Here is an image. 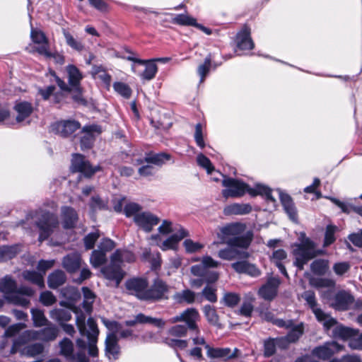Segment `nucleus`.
<instances>
[{
    "label": "nucleus",
    "instance_id": "obj_50",
    "mask_svg": "<svg viewBox=\"0 0 362 362\" xmlns=\"http://www.w3.org/2000/svg\"><path fill=\"white\" fill-rule=\"evenodd\" d=\"M312 311L315 314L317 320L322 322L324 326L327 328L332 327L337 322L334 319L326 314L320 308L315 307L314 309H312Z\"/></svg>",
    "mask_w": 362,
    "mask_h": 362
},
{
    "label": "nucleus",
    "instance_id": "obj_2",
    "mask_svg": "<svg viewBox=\"0 0 362 362\" xmlns=\"http://www.w3.org/2000/svg\"><path fill=\"white\" fill-rule=\"evenodd\" d=\"M223 176V180H222V185L225 189L222 190V195L224 198L241 197L247 192L251 197L259 195L267 202L275 204L276 199L272 194V189L267 186L262 184H256L254 187H251L240 180L225 175Z\"/></svg>",
    "mask_w": 362,
    "mask_h": 362
},
{
    "label": "nucleus",
    "instance_id": "obj_26",
    "mask_svg": "<svg viewBox=\"0 0 362 362\" xmlns=\"http://www.w3.org/2000/svg\"><path fill=\"white\" fill-rule=\"evenodd\" d=\"M237 47L240 50H250L254 48L255 44L250 37V30L245 26L236 35Z\"/></svg>",
    "mask_w": 362,
    "mask_h": 362
},
{
    "label": "nucleus",
    "instance_id": "obj_20",
    "mask_svg": "<svg viewBox=\"0 0 362 362\" xmlns=\"http://www.w3.org/2000/svg\"><path fill=\"white\" fill-rule=\"evenodd\" d=\"M119 339L113 332L107 334L105 341V354L109 360L118 358L120 353V346L118 344Z\"/></svg>",
    "mask_w": 362,
    "mask_h": 362
},
{
    "label": "nucleus",
    "instance_id": "obj_64",
    "mask_svg": "<svg viewBox=\"0 0 362 362\" xmlns=\"http://www.w3.org/2000/svg\"><path fill=\"white\" fill-rule=\"evenodd\" d=\"M183 246L188 253H193L199 251L204 247V245L199 243L194 242L191 239H186L183 242Z\"/></svg>",
    "mask_w": 362,
    "mask_h": 362
},
{
    "label": "nucleus",
    "instance_id": "obj_14",
    "mask_svg": "<svg viewBox=\"0 0 362 362\" xmlns=\"http://www.w3.org/2000/svg\"><path fill=\"white\" fill-rule=\"evenodd\" d=\"M134 222L140 229L149 233L158 224L160 218L150 211H142L134 218Z\"/></svg>",
    "mask_w": 362,
    "mask_h": 362
},
{
    "label": "nucleus",
    "instance_id": "obj_18",
    "mask_svg": "<svg viewBox=\"0 0 362 362\" xmlns=\"http://www.w3.org/2000/svg\"><path fill=\"white\" fill-rule=\"evenodd\" d=\"M280 284L279 277H269L266 284L259 288L258 292L259 296L266 300H273L277 295Z\"/></svg>",
    "mask_w": 362,
    "mask_h": 362
},
{
    "label": "nucleus",
    "instance_id": "obj_1",
    "mask_svg": "<svg viewBox=\"0 0 362 362\" xmlns=\"http://www.w3.org/2000/svg\"><path fill=\"white\" fill-rule=\"evenodd\" d=\"M128 294L146 302H156L164 298L168 292V286L160 279H156L151 286L146 278L134 277L125 282Z\"/></svg>",
    "mask_w": 362,
    "mask_h": 362
},
{
    "label": "nucleus",
    "instance_id": "obj_33",
    "mask_svg": "<svg viewBox=\"0 0 362 362\" xmlns=\"http://www.w3.org/2000/svg\"><path fill=\"white\" fill-rule=\"evenodd\" d=\"M202 311L207 322L214 327L222 328L223 325L220 322L219 316L215 307L211 305H205L202 308Z\"/></svg>",
    "mask_w": 362,
    "mask_h": 362
},
{
    "label": "nucleus",
    "instance_id": "obj_32",
    "mask_svg": "<svg viewBox=\"0 0 362 362\" xmlns=\"http://www.w3.org/2000/svg\"><path fill=\"white\" fill-rule=\"evenodd\" d=\"M286 321L291 322L290 327H284L286 329H289L286 336L288 337L290 341L292 343H296L304 334L305 324L303 322H300L297 325H295L293 320H286Z\"/></svg>",
    "mask_w": 362,
    "mask_h": 362
},
{
    "label": "nucleus",
    "instance_id": "obj_10",
    "mask_svg": "<svg viewBox=\"0 0 362 362\" xmlns=\"http://www.w3.org/2000/svg\"><path fill=\"white\" fill-rule=\"evenodd\" d=\"M220 263L214 260L210 256L203 257L201 264L193 265L191 267V272L193 275L203 277L206 283L211 284L217 281L218 275L217 272H210L209 268H216Z\"/></svg>",
    "mask_w": 362,
    "mask_h": 362
},
{
    "label": "nucleus",
    "instance_id": "obj_63",
    "mask_svg": "<svg viewBox=\"0 0 362 362\" xmlns=\"http://www.w3.org/2000/svg\"><path fill=\"white\" fill-rule=\"evenodd\" d=\"M197 161L199 166L206 169L209 174L214 170L211 160L204 154L200 153L197 157Z\"/></svg>",
    "mask_w": 362,
    "mask_h": 362
},
{
    "label": "nucleus",
    "instance_id": "obj_57",
    "mask_svg": "<svg viewBox=\"0 0 362 362\" xmlns=\"http://www.w3.org/2000/svg\"><path fill=\"white\" fill-rule=\"evenodd\" d=\"M142 207L137 203L129 202L124 207V212L127 217L134 216V218L141 213Z\"/></svg>",
    "mask_w": 362,
    "mask_h": 362
},
{
    "label": "nucleus",
    "instance_id": "obj_38",
    "mask_svg": "<svg viewBox=\"0 0 362 362\" xmlns=\"http://www.w3.org/2000/svg\"><path fill=\"white\" fill-rule=\"evenodd\" d=\"M50 317L59 325L71 319V312L68 308H54L50 311Z\"/></svg>",
    "mask_w": 362,
    "mask_h": 362
},
{
    "label": "nucleus",
    "instance_id": "obj_9",
    "mask_svg": "<svg viewBox=\"0 0 362 362\" xmlns=\"http://www.w3.org/2000/svg\"><path fill=\"white\" fill-rule=\"evenodd\" d=\"M36 339H30L23 337V333L13 340L10 353L14 354L19 353L21 356L26 357H35L44 351V346L41 343H34L27 345V344Z\"/></svg>",
    "mask_w": 362,
    "mask_h": 362
},
{
    "label": "nucleus",
    "instance_id": "obj_7",
    "mask_svg": "<svg viewBox=\"0 0 362 362\" xmlns=\"http://www.w3.org/2000/svg\"><path fill=\"white\" fill-rule=\"evenodd\" d=\"M76 344L78 348L76 354H74V345L73 341L64 337L59 342V354L69 361H76V362H90L88 357L85 354V350L88 349V344L81 338L76 340Z\"/></svg>",
    "mask_w": 362,
    "mask_h": 362
},
{
    "label": "nucleus",
    "instance_id": "obj_35",
    "mask_svg": "<svg viewBox=\"0 0 362 362\" xmlns=\"http://www.w3.org/2000/svg\"><path fill=\"white\" fill-rule=\"evenodd\" d=\"M218 256L225 260H233L238 257H247L249 256L247 252H240L237 249L233 247H228L222 250H220L218 252Z\"/></svg>",
    "mask_w": 362,
    "mask_h": 362
},
{
    "label": "nucleus",
    "instance_id": "obj_55",
    "mask_svg": "<svg viewBox=\"0 0 362 362\" xmlns=\"http://www.w3.org/2000/svg\"><path fill=\"white\" fill-rule=\"evenodd\" d=\"M175 24L180 25H192L194 26L196 24V19L187 15V14H177L172 20Z\"/></svg>",
    "mask_w": 362,
    "mask_h": 362
},
{
    "label": "nucleus",
    "instance_id": "obj_24",
    "mask_svg": "<svg viewBox=\"0 0 362 362\" xmlns=\"http://www.w3.org/2000/svg\"><path fill=\"white\" fill-rule=\"evenodd\" d=\"M62 223L64 228L71 229L76 227L78 215L76 211L71 207L64 206L61 209Z\"/></svg>",
    "mask_w": 362,
    "mask_h": 362
},
{
    "label": "nucleus",
    "instance_id": "obj_3",
    "mask_svg": "<svg viewBox=\"0 0 362 362\" xmlns=\"http://www.w3.org/2000/svg\"><path fill=\"white\" fill-rule=\"evenodd\" d=\"M0 292L5 298L14 305L27 307L30 303L29 297L34 295V290L26 286L18 287L16 281L6 275L0 280Z\"/></svg>",
    "mask_w": 362,
    "mask_h": 362
},
{
    "label": "nucleus",
    "instance_id": "obj_21",
    "mask_svg": "<svg viewBox=\"0 0 362 362\" xmlns=\"http://www.w3.org/2000/svg\"><path fill=\"white\" fill-rule=\"evenodd\" d=\"M137 324L153 325L156 327L162 328L165 325V322L161 318L152 317L143 313H139L133 319L124 322V325L128 327H134Z\"/></svg>",
    "mask_w": 362,
    "mask_h": 362
},
{
    "label": "nucleus",
    "instance_id": "obj_19",
    "mask_svg": "<svg viewBox=\"0 0 362 362\" xmlns=\"http://www.w3.org/2000/svg\"><path fill=\"white\" fill-rule=\"evenodd\" d=\"M354 301V296L345 291H339L332 298V307L337 310H349Z\"/></svg>",
    "mask_w": 362,
    "mask_h": 362
},
{
    "label": "nucleus",
    "instance_id": "obj_46",
    "mask_svg": "<svg viewBox=\"0 0 362 362\" xmlns=\"http://www.w3.org/2000/svg\"><path fill=\"white\" fill-rule=\"evenodd\" d=\"M83 294V301L82 303V308L87 314H90L93 309V303L95 299L94 293L87 287L82 288Z\"/></svg>",
    "mask_w": 362,
    "mask_h": 362
},
{
    "label": "nucleus",
    "instance_id": "obj_62",
    "mask_svg": "<svg viewBox=\"0 0 362 362\" xmlns=\"http://www.w3.org/2000/svg\"><path fill=\"white\" fill-rule=\"evenodd\" d=\"M216 289L211 286H206L202 291V295L204 298L211 302L216 303L217 301V296L216 293Z\"/></svg>",
    "mask_w": 362,
    "mask_h": 362
},
{
    "label": "nucleus",
    "instance_id": "obj_28",
    "mask_svg": "<svg viewBox=\"0 0 362 362\" xmlns=\"http://www.w3.org/2000/svg\"><path fill=\"white\" fill-rule=\"evenodd\" d=\"M279 198L284 209L288 216L289 218L293 222H297V210L291 196L288 194L280 192Z\"/></svg>",
    "mask_w": 362,
    "mask_h": 362
},
{
    "label": "nucleus",
    "instance_id": "obj_23",
    "mask_svg": "<svg viewBox=\"0 0 362 362\" xmlns=\"http://www.w3.org/2000/svg\"><path fill=\"white\" fill-rule=\"evenodd\" d=\"M245 230V225L240 223H231L220 228L218 238L224 243L237 235H241Z\"/></svg>",
    "mask_w": 362,
    "mask_h": 362
},
{
    "label": "nucleus",
    "instance_id": "obj_36",
    "mask_svg": "<svg viewBox=\"0 0 362 362\" xmlns=\"http://www.w3.org/2000/svg\"><path fill=\"white\" fill-rule=\"evenodd\" d=\"M14 109L18 113L16 120L18 122H23L25 118L29 117L33 110L31 103L25 101L16 103Z\"/></svg>",
    "mask_w": 362,
    "mask_h": 362
},
{
    "label": "nucleus",
    "instance_id": "obj_49",
    "mask_svg": "<svg viewBox=\"0 0 362 362\" xmlns=\"http://www.w3.org/2000/svg\"><path fill=\"white\" fill-rule=\"evenodd\" d=\"M328 268V261L323 259H315L310 264V270L315 275H324Z\"/></svg>",
    "mask_w": 362,
    "mask_h": 362
},
{
    "label": "nucleus",
    "instance_id": "obj_53",
    "mask_svg": "<svg viewBox=\"0 0 362 362\" xmlns=\"http://www.w3.org/2000/svg\"><path fill=\"white\" fill-rule=\"evenodd\" d=\"M107 260L106 254L104 252L97 249L92 252L90 262L92 266L97 268L105 263Z\"/></svg>",
    "mask_w": 362,
    "mask_h": 362
},
{
    "label": "nucleus",
    "instance_id": "obj_6",
    "mask_svg": "<svg viewBox=\"0 0 362 362\" xmlns=\"http://www.w3.org/2000/svg\"><path fill=\"white\" fill-rule=\"evenodd\" d=\"M66 71L68 77V84L57 76L54 71L49 70V74L54 78L57 86L62 91L65 93H71L73 94L72 98L75 101H82L81 81L83 79V75L81 72L75 65L73 64H69L66 66Z\"/></svg>",
    "mask_w": 362,
    "mask_h": 362
},
{
    "label": "nucleus",
    "instance_id": "obj_34",
    "mask_svg": "<svg viewBox=\"0 0 362 362\" xmlns=\"http://www.w3.org/2000/svg\"><path fill=\"white\" fill-rule=\"evenodd\" d=\"M287 258V253L283 249H279L274 250L271 257L272 261L275 264V265L278 267L280 272L286 278H288V274L286 269L285 266L282 263V261L285 260Z\"/></svg>",
    "mask_w": 362,
    "mask_h": 362
},
{
    "label": "nucleus",
    "instance_id": "obj_12",
    "mask_svg": "<svg viewBox=\"0 0 362 362\" xmlns=\"http://www.w3.org/2000/svg\"><path fill=\"white\" fill-rule=\"evenodd\" d=\"M71 169L72 172H78L90 177L98 171V168H93L83 155L76 153L73 155Z\"/></svg>",
    "mask_w": 362,
    "mask_h": 362
},
{
    "label": "nucleus",
    "instance_id": "obj_39",
    "mask_svg": "<svg viewBox=\"0 0 362 362\" xmlns=\"http://www.w3.org/2000/svg\"><path fill=\"white\" fill-rule=\"evenodd\" d=\"M173 299L177 303L192 304L195 301L196 293L189 289H185L175 293Z\"/></svg>",
    "mask_w": 362,
    "mask_h": 362
},
{
    "label": "nucleus",
    "instance_id": "obj_15",
    "mask_svg": "<svg viewBox=\"0 0 362 362\" xmlns=\"http://www.w3.org/2000/svg\"><path fill=\"white\" fill-rule=\"evenodd\" d=\"M81 128V124L76 120H62L54 123L52 130L62 137H68Z\"/></svg>",
    "mask_w": 362,
    "mask_h": 362
},
{
    "label": "nucleus",
    "instance_id": "obj_56",
    "mask_svg": "<svg viewBox=\"0 0 362 362\" xmlns=\"http://www.w3.org/2000/svg\"><path fill=\"white\" fill-rule=\"evenodd\" d=\"M25 326V324L23 322L16 323L9 326L5 330L4 334L2 337L1 339H4V341L6 344V338L16 336L17 334L20 332V331L24 329Z\"/></svg>",
    "mask_w": 362,
    "mask_h": 362
},
{
    "label": "nucleus",
    "instance_id": "obj_45",
    "mask_svg": "<svg viewBox=\"0 0 362 362\" xmlns=\"http://www.w3.org/2000/svg\"><path fill=\"white\" fill-rule=\"evenodd\" d=\"M62 33L65 38L66 43L71 49L77 51L82 52L85 49V45L81 40L76 39L74 36L66 29H62Z\"/></svg>",
    "mask_w": 362,
    "mask_h": 362
},
{
    "label": "nucleus",
    "instance_id": "obj_11",
    "mask_svg": "<svg viewBox=\"0 0 362 362\" xmlns=\"http://www.w3.org/2000/svg\"><path fill=\"white\" fill-rule=\"evenodd\" d=\"M58 329L54 325H49L47 327L40 330L29 329L23 332V337L30 339H36L44 341H54L58 335Z\"/></svg>",
    "mask_w": 362,
    "mask_h": 362
},
{
    "label": "nucleus",
    "instance_id": "obj_37",
    "mask_svg": "<svg viewBox=\"0 0 362 362\" xmlns=\"http://www.w3.org/2000/svg\"><path fill=\"white\" fill-rule=\"evenodd\" d=\"M66 281L65 273L62 270H55L48 276L47 284L50 288L55 289Z\"/></svg>",
    "mask_w": 362,
    "mask_h": 362
},
{
    "label": "nucleus",
    "instance_id": "obj_17",
    "mask_svg": "<svg viewBox=\"0 0 362 362\" xmlns=\"http://www.w3.org/2000/svg\"><path fill=\"white\" fill-rule=\"evenodd\" d=\"M83 136L81 138L80 145L82 150L89 149L92 147L95 140V135L100 134L102 129L100 125H86L82 129Z\"/></svg>",
    "mask_w": 362,
    "mask_h": 362
},
{
    "label": "nucleus",
    "instance_id": "obj_25",
    "mask_svg": "<svg viewBox=\"0 0 362 362\" xmlns=\"http://www.w3.org/2000/svg\"><path fill=\"white\" fill-rule=\"evenodd\" d=\"M101 272L105 277L109 280H113L119 284L124 277V272L121 269V265L117 261H112L111 257L110 264L102 269Z\"/></svg>",
    "mask_w": 362,
    "mask_h": 362
},
{
    "label": "nucleus",
    "instance_id": "obj_29",
    "mask_svg": "<svg viewBox=\"0 0 362 362\" xmlns=\"http://www.w3.org/2000/svg\"><path fill=\"white\" fill-rule=\"evenodd\" d=\"M62 266L69 273L76 272L81 266V255L76 252L68 254L63 258Z\"/></svg>",
    "mask_w": 362,
    "mask_h": 362
},
{
    "label": "nucleus",
    "instance_id": "obj_54",
    "mask_svg": "<svg viewBox=\"0 0 362 362\" xmlns=\"http://www.w3.org/2000/svg\"><path fill=\"white\" fill-rule=\"evenodd\" d=\"M31 314L35 327H40L47 325L48 320L41 310L32 309Z\"/></svg>",
    "mask_w": 362,
    "mask_h": 362
},
{
    "label": "nucleus",
    "instance_id": "obj_52",
    "mask_svg": "<svg viewBox=\"0 0 362 362\" xmlns=\"http://www.w3.org/2000/svg\"><path fill=\"white\" fill-rule=\"evenodd\" d=\"M30 37L34 43L41 45L40 47H44L46 45L48 48L49 47L48 39L42 31L32 28Z\"/></svg>",
    "mask_w": 362,
    "mask_h": 362
},
{
    "label": "nucleus",
    "instance_id": "obj_42",
    "mask_svg": "<svg viewBox=\"0 0 362 362\" xmlns=\"http://www.w3.org/2000/svg\"><path fill=\"white\" fill-rule=\"evenodd\" d=\"M145 69L141 73L139 74V77L142 81H151L153 79L158 72L157 65L153 61L146 60Z\"/></svg>",
    "mask_w": 362,
    "mask_h": 362
},
{
    "label": "nucleus",
    "instance_id": "obj_41",
    "mask_svg": "<svg viewBox=\"0 0 362 362\" xmlns=\"http://www.w3.org/2000/svg\"><path fill=\"white\" fill-rule=\"evenodd\" d=\"M35 50L38 54L43 55L47 59L52 58L56 64L62 65L65 62L64 55L59 54L57 52H50L48 47L46 45L44 47H36Z\"/></svg>",
    "mask_w": 362,
    "mask_h": 362
},
{
    "label": "nucleus",
    "instance_id": "obj_44",
    "mask_svg": "<svg viewBox=\"0 0 362 362\" xmlns=\"http://www.w3.org/2000/svg\"><path fill=\"white\" fill-rule=\"evenodd\" d=\"M171 156L167 153H148L144 158V160L148 163H153L156 165H162L167 160H170Z\"/></svg>",
    "mask_w": 362,
    "mask_h": 362
},
{
    "label": "nucleus",
    "instance_id": "obj_27",
    "mask_svg": "<svg viewBox=\"0 0 362 362\" xmlns=\"http://www.w3.org/2000/svg\"><path fill=\"white\" fill-rule=\"evenodd\" d=\"M232 268L239 274H246L257 277L260 275V270L253 264L247 261H238L231 264Z\"/></svg>",
    "mask_w": 362,
    "mask_h": 362
},
{
    "label": "nucleus",
    "instance_id": "obj_4",
    "mask_svg": "<svg viewBox=\"0 0 362 362\" xmlns=\"http://www.w3.org/2000/svg\"><path fill=\"white\" fill-rule=\"evenodd\" d=\"M299 243L292 245V254L294 257L293 264L303 270L304 266L311 259L322 254V250L317 248L315 242L307 237L304 232L300 233Z\"/></svg>",
    "mask_w": 362,
    "mask_h": 362
},
{
    "label": "nucleus",
    "instance_id": "obj_13",
    "mask_svg": "<svg viewBox=\"0 0 362 362\" xmlns=\"http://www.w3.org/2000/svg\"><path fill=\"white\" fill-rule=\"evenodd\" d=\"M199 314L195 308H187L182 313L179 315H176L169 320L170 323H175L177 322H185L188 328L190 330H194L197 333H199L197 322L199 319Z\"/></svg>",
    "mask_w": 362,
    "mask_h": 362
},
{
    "label": "nucleus",
    "instance_id": "obj_31",
    "mask_svg": "<svg viewBox=\"0 0 362 362\" xmlns=\"http://www.w3.org/2000/svg\"><path fill=\"white\" fill-rule=\"evenodd\" d=\"M252 211V206L250 204L234 203L226 206L223 209V213L226 216L231 215H245Z\"/></svg>",
    "mask_w": 362,
    "mask_h": 362
},
{
    "label": "nucleus",
    "instance_id": "obj_43",
    "mask_svg": "<svg viewBox=\"0 0 362 362\" xmlns=\"http://www.w3.org/2000/svg\"><path fill=\"white\" fill-rule=\"evenodd\" d=\"M112 261H117L120 265L123 262H133L135 261V255L128 250H117L111 256Z\"/></svg>",
    "mask_w": 362,
    "mask_h": 362
},
{
    "label": "nucleus",
    "instance_id": "obj_59",
    "mask_svg": "<svg viewBox=\"0 0 362 362\" xmlns=\"http://www.w3.org/2000/svg\"><path fill=\"white\" fill-rule=\"evenodd\" d=\"M276 344L274 338H269L264 342V356L270 357L273 356L276 350Z\"/></svg>",
    "mask_w": 362,
    "mask_h": 362
},
{
    "label": "nucleus",
    "instance_id": "obj_30",
    "mask_svg": "<svg viewBox=\"0 0 362 362\" xmlns=\"http://www.w3.org/2000/svg\"><path fill=\"white\" fill-rule=\"evenodd\" d=\"M253 235L252 232H247L246 234L241 235H237L236 237H233L230 239L226 240V244L230 246L235 247H240L242 249H247L252 240Z\"/></svg>",
    "mask_w": 362,
    "mask_h": 362
},
{
    "label": "nucleus",
    "instance_id": "obj_47",
    "mask_svg": "<svg viewBox=\"0 0 362 362\" xmlns=\"http://www.w3.org/2000/svg\"><path fill=\"white\" fill-rule=\"evenodd\" d=\"M262 317L268 322H271L274 325L279 327H288L291 325V321H285L283 319H278L275 317L274 313L266 310L261 313Z\"/></svg>",
    "mask_w": 362,
    "mask_h": 362
},
{
    "label": "nucleus",
    "instance_id": "obj_22",
    "mask_svg": "<svg viewBox=\"0 0 362 362\" xmlns=\"http://www.w3.org/2000/svg\"><path fill=\"white\" fill-rule=\"evenodd\" d=\"M341 349V346L336 341H331L327 342L322 346L315 347L312 353L314 356L320 359L327 360Z\"/></svg>",
    "mask_w": 362,
    "mask_h": 362
},
{
    "label": "nucleus",
    "instance_id": "obj_40",
    "mask_svg": "<svg viewBox=\"0 0 362 362\" xmlns=\"http://www.w3.org/2000/svg\"><path fill=\"white\" fill-rule=\"evenodd\" d=\"M22 277L25 280L37 285L40 288H43L45 286L44 276L40 272L25 270L23 272Z\"/></svg>",
    "mask_w": 362,
    "mask_h": 362
},
{
    "label": "nucleus",
    "instance_id": "obj_48",
    "mask_svg": "<svg viewBox=\"0 0 362 362\" xmlns=\"http://www.w3.org/2000/svg\"><path fill=\"white\" fill-rule=\"evenodd\" d=\"M357 329H354L348 327L344 326H337L334 329V334L343 339V340H349L350 341L354 335H356V332Z\"/></svg>",
    "mask_w": 362,
    "mask_h": 362
},
{
    "label": "nucleus",
    "instance_id": "obj_60",
    "mask_svg": "<svg viewBox=\"0 0 362 362\" xmlns=\"http://www.w3.org/2000/svg\"><path fill=\"white\" fill-rule=\"evenodd\" d=\"M337 228L334 226L329 225L326 228L324 240V247H327L332 244L335 241V232Z\"/></svg>",
    "mask_w": 362,
    "mask_h": 362
},
{
    "label": "nucleus",
    "instance_id": "obj_61",
    "mask_svg": "<svg viewBox=\"0 0 362 362\" xmlns=\"http://www.w3.org/2000/svg\"><path fill=\"white\" fill-rule=\"evenodd\" d=\"M310 284L315 288H331L335 284L334 281L329 279H313Z\"/></svg>",
    "mask_w": 362,
    "mask_h": 362
},
{
    "label": "nucleus",
    "instance_id": "obj_8",
    "mask_svg": "<svg viewBox=\"0 0 362 362\" xmlns=\"http://www.w3.org/2000/svg\"><path fill=\"white\" fill-rule=\"evenodd\" d=\"M58 216L50 211H42L35 221V226L39 230L38 240L42 242L54 232L59 227Z\"/></svg>",
    "mask_w": 362,
    "mask_h": 362
},
{
    "label": "nucleus",
    "instance_id": "obj_51",
    "mask_svg": "<svg viewBox=\"0 0 362 362\" xmlns=\"http://www.w3.org/2000/svg\"><path fill=\"white\" fill-rule=\"evenodd\" d=\"M18 252L16 245H4L0 247V262H4L13 258Z\"/></svg>",
    "mask_w": 362,
    "mask_h": 362
},
{
    "label": "nucleus",
    "instance_id": "obj_16",
    "mask_svg": "<svg viewBox=\"0 0 362 362\" xmlns=\"http://www.w3.org/2000/svg\"><path fill=\"white\" fill-rule=\"evenodd\" d=\"M205 349L207 350V356L210 358H220L223 361H228L237 358L240 354V350L235 348L233 351L230 348H213L209 344H205Z\"/></svg>",
    "mask_w": 362,
    "mask_h": 362
},
{
    "label": "nucleus",
    "instance_id": "obj_5",
    "mask_svg": "<svg viewBox=\"0 0 362 362\" xmlns=\"http://www.w3.org/2000/svg\"><path fill=\"white\" fill-rule=\"evenodd\" d=\"M76 323L81 336L86 337L88 339V353L90 357L98 356L97 343L98 340L99 329L95 321L90 317L86 323V315L76 309Z\"/></svg>",
    "mask_w": 362,
    "mask_h": 362
},
{
    "label": "nucleus",
    "instance_id": "obj_58",
    "mask_svg": "<svg viewBox=\"0 0 362 362\" xmlns=\"http://www.w3.org/2000/svg\"><path fill=\"white\" fill-rule=\"evenodd\" d=\"M114 90L125 98H129L132 95V90L130 87L122 82H115L113 84Z\"/></svg>",
    "mask_w": 362,
    "mask_h": 362
}]
</instances>
